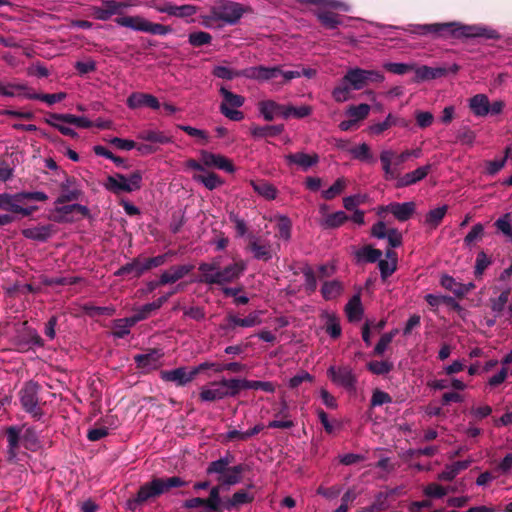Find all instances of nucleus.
<instances>
[{
	"mask_svg": "<svg viewBox=\"0 0 512 512\" xmlns=\"http://www.w3.org/2000/svg\"><path fill=\"white\" fill-rule=\"evenodd\" d=\"M118 25L135 31H144L147 20L141 16H119L114 20Z\"/></svg>",
	"mask_w": 512,
	"mask_h": 512,
	"instance_id": "35",
	"label": "nucleus"
},
{
	"mask_svg": "<svg viewBox=\"0 0 512 512\" xmlns=\"http://www.w3.org/2000/svg\"><path fill=\"white\" fill-rule=\"evenodd\" d=\"M193 268L194 266L191 264L172 266L160 275L159 281L155 284H152L151 288H154L158 285L173 284L189 274Z\"/></svg>",
	"mask_w": 512,
	"mask_h": 512,
	"instance_id": "17",
	"label": "nucleus"
},
{
	"mask_svg": "<svg viewBox=\"0 0 512 512\" xmlns=\"http://www.w3.org/2000/svg\"><path fill=\"white\" fill-rule=\"evenodd\" d=\"M141 182L142 173L140 171H135L129 176H124L122 174L109 176L105 183V187L114 193L133 192L140 189Z\"/></svg>",
	"mask_w": 512,
	"mask_h": 512,
	"instance_id": "10",
	"label": "nucleus"
},
{
	"mask_svg": "<svg viewBox=\"0 0 512 512\" xmlns=\"http://www.w3.org/2000/svg\"><path fill=\"white\" fill-rule=\"evenodd\" d=\"M241 389H254V390H263L268 393H273L276 389L274 383L269 381H255V380H246V379H237V392Z\"/></svg>",
	"mask_w": 512,
	"mask_h": 512,
	"instance_id": "30",
	"label": "nucleus"
},
{
	"mask_svg": "<svg viewBox=\"0 0 512 512\" xmlns=\"http://www.w3.org/2000/svg\"><path fill=\"white\" fill-rule=\"evenodd\" d=\"M383 76L372 70H364L360 68L351 69L346 74V81H349L350 86L354 90L362 89L369 83L382 81Z\"/></svg>",
	"mask_w": 512,
	"mask_h": 512,
	"instance_id": "13",
	"label": "nucleus"
},
{
	"mask_svg": "<svg viewBox=\"0 0 512 512\" xmlns=\"http://www.w3.org/2000/svg\"><path fill=\"white\" fill-rule=\"evenodd\" d=\"M284 119L296 118L302 119L309 116L312 113V108L309 105H301L294 107L292 105H285Z\"/></svg>",
	"mask_w": 512,
	"mask_h": 512,
	"instance_id": "44",
	"label": "nucleus"
},
{
	"mask_svg": "<svg viewBox=\"0 0 512 512\" xmlns=\"http://www.w3.org/2000/svg\"><path fill=\"white\" fill-rule=\"evenodd\" d=\"M250 250L254 258L258 260L268 261L273 257V248L269 242L253 239L250 242Z\"/></svg>",
	"mask_w": 512,
	"mask_h": 512,
	"instance_id": "27",
	"label": "nucleus"
},
{
	"mask_svg": "<svg viewBox=\"0 0 512 512\" xmlns=\"http://www.w3.org/2000/svg\"><path fill=\"white\" fill-rule=\"evenodd\" d=\"M510 296V289L507 288L504 291L501 292V294L492 300V310L493 312L499 314L504 311L505 306L508 302Z\"/></svg>",
	"mask_w": 512,
	"mask_h": 512,
	"instance_id": "64",
	"label": "nucleus"
},
{
	"mask_svg": "<svg viewBox=\"0 0 512 512\" xmlns=\"http://www.w3.org/2000/svg\"><path fill=\"white\" fill-rule=\"evenodd\" d=\"M345 312L350 321H359L362 317L363 309L359 295H354L345 307Z\"/></svg>",
	"mask_w": 512,
	"mask_h": 512,
	"instance_id": "39",
	"label": "nucleus"
},
{
	"mask_svg": "<svg viewBox=\"0 0 512 512\" xmlns=\"http://www.w3.org/2000/svg\"><path fill=\"white\" fill-rule=\"evenodd\" d=\"M393 157L394 151L389 149L383 150L380 153V162L382 164L385 179L397 180L396 187L398 188L407 187L421 181L431 170V165H424L400 177L399 169L393 167Z\"/></svg>",
	"mask_w": 512,
	"mask_h": 512,
	"instance_id": "3",
	"label": "nucleus"
},
{
	"mask_svg": "<svg viewBox=\"0 0 512 512\" xmlns=\"http://www.w3.org/2000/svg\"><path fill=\"white\" fill-rule=\"evenodd\" d=\"M415 208V203L412 201L404 203L392 202L388 207V209H390V213L401 222L410 219L415 212Z\"/></svg>",
	"mask_w": 512,
	"mask_h": 512,
	"instance_id": "25",
	"label": "nucleus"
},
{
	"mask_svg": "<svg viewBox=\"0 0 512 512\" xmlns=\"http://www.w3.org/2000/svg\"><path fill=\"white\" fill-rule=\"evenodd\" d=\"M347 181L345 178H338L328 189L322 191V197L325 200H331L340 195L346 188Z\"/></svg>",
	"mask_w": 512,
	"mask_h": 512,
	"instance_id": "47",
	"label": "nucleus"
},
{
	"mask_svg": "<svg viewBox=\"0 0 512 512\" xmlns=\"http://www.w3.org/2000/svg\"><path fill=\"white\" fill-rule=\"evenodd\" d=\"M246 10V7L240 3L222 0L211 9V19L233 25L240 20Z\"/></svg>",
	"mask_w": 512,
	"mask_h": 512,
	"instance_id": "9",
	"label": "nucleus"
},
{
	"mask_svg": "<svg viewBox=\"0 0 512 512\" xmlns=\"http://www.w3.org/2000/svg\"><path fill=\"white\" fill-rule=\"evenodd\" d=\"M161 378L164 381L173 382L177 386H185L191 382L195 376L192 369L188 371L185 367H179L173 370L162 371Z\"/></svg>",
	"mask_w": 512,
	"mask_h": 512,
	"instance_id": "19",
	"label": "nucleus"
},
{
	"mask_svg": "<svg viewBox=\"0 0 512 512\" xmlns=\"http://www.w3.org/2000/svg\"><path fill=\"white\" fill-rule=\"evenodd\" d=\"M352 87L349 84V81H346V76L343 81L335 87L333 90V97L337 102H345L350 98Z\"/></svg>",
	"mask_w": 512,
	"mask_h": 512,
	"instance_id": "53",
	"label": "nucleus"
},
{
	"mask_svg": "<svg viewBox=\"0 0 512 512\" xmlns=\"http://www.w3.org/2000/svg\"><path fill=\"white\" fill-rule=\"evenodd\" d=\"M423 34H432L439 37L453 38H481V39H500V34L485 25H464L457 22L435 23L421 27Z\"/></svg>",
	"mask_w": 512,
	"mask_h": 512,
	"instance_id": "2",
	"label": "nucleus"
},
{
	"mask_svg": "<svg viewBox=\"0 0 512 512\" xmlns=\"http://www.w3.org/2000/svg\"><path fill=\"white\" fill-rule=\"evenodd\" d=\"M369 112L370 106L368 104H360L358 106H350L347 109L346 114L357 123L358 121L365 119Z\"/></svg>",
	"mask_w": 512,
	"mask_h": 512,
	"instance_id": "54",
	"label": "nucleus"
},
{
	"mask_svg": "<svg viewBox=\"0 0 512 512\" xmlns=\"http://www.w3.org/2000/svg\"><path fill=\"white\" fill-rule=\"evenodd\" d=\"M285 159L288 164H295L304 171L316 165L319 161L317 154H306L304 152L286 155Z\"/></svg>",
	"mask_w": 512,
	"mask_h": 512,
	"instance_id": "22",
	"label": "nucleus"
},
{
	"mask_svg": "<svg viewBox=\"0 0 512 512\" xmlns=\"http://www.w3.org/2000/svg\"><path fill=\"white\" fill-rule=\"evenodd\" d=\"M55 118L57 119V117ZM58 118L63 119L67 124L75 125L78 128H90L93 126V122L84 116L64 114L63 116H58Z\"/></svg>",
	"mask_w": 512,
	"mask_h": 512,
	"instance_id": "55",
	"label": "nucleus"
},
{
	"mask_svg": "<svg viewBox=\"0 0 512 512\" xmlns=\"http://www.w3.org/2000/svg\"><path fill=\"white\" fill-rule=\"evenodd\" d=\"M349 152L355 159H358L361 161L372 160V154L370 151V147L366 143H362L354 148H351Z\"/></svg>",
	"mask_w": 512,
	"mask_h": 512,
	"instance_id": "60",
	"label": "nucleus"
},
{
	"mask_svg": "<svg viewBox=\"0 0 512 512\" xmlns=\"http://www.w3.org/2000/svg\"><path fill=\"white\" fill-rule=\"evenodd\" d=\"M348 220V216L343 211L327 214L321 221V226L324 228H336L341 226Z\"/></svg>",
	"mask_w": 512,
	"mask_h": 512,
	"instance_id": "43",
	"label": "nucleus"
},
{
	"mask_svg": "<svg viewBox=\"0 0 512 512\" xmlns=\"http://www.w3.org/2000/svg\"><path fill=\"white\" fill-rule=\"evenodd\" d=\"M468 106L476 117H485L490 113V102L485 94H476L471 97Z\"/></svg>",
	"mask_w": 512,
	"mask_h": 512,
	"instance_id": "24",
	"label": "nucleus"
},
{
	"mask_svg": "<svg viewBox=\"0 0 512 512\" xmlns=\"http://www.w3.org/2000/svg\"><path fill=\"white\" fill-rule=\"evenodd\" d=\"M220 94L223 98L220 105V112L230 120L240 121L244 118L243 112L238 110L244 104V97L234 94L225 87L220 88Z\"/></svg>",
	"mask_w": 512,
	"mask_h": 512,
	"instance_id": "11",
	"label": "nucleus"
},
{
	"mask_svg": "<svg viewBox=\"0 0 512 512\" xmlns=\"http://www.w3.org/2000/svg\"><path fill=\"white\" fill-rule=\"evenodd\" d=\"M39 385L30 381L20 391V401L24 410L33 417L41 416V409L38 405Z\"/></svg>",
	"mask_w": 512,
	"mask_h": 512,
	"instance_id": "12",
	"label": "nucleus"
},
{
	"mask_svg": "<svg viewBox=\"0 0 512 512\" xmlns=\"http://www.w3.org/2000/svg\"><path fill=\"white\" fill-rule=\"evenodd\" d=\"M321 319L324 321L325 330L332 338H338L341 335V326L338 316L334 312L322 311Z\"/></svg>",
	"mask_w": 512,
	"mask_h": 512,
	"instance_id": "28",
	"label": "nucleus"
},
{
	"mask_svg": "<svg viewBox=\"0 0 512 512\" xmlns=\"http://www.w3.org/2000/svg\"><path fill=\"white\" fill-rule=\"evenodd\" d=\"M212 36L208 32L197 31L189 34V43L194 47H201L209 44Z\"/></svg>",
	"mask_w": 512,
	"mask_h": 512,
	"instance_id": "59",
	"label": "nucleus"
},
{
	"mask_svg": "<svg viewBox=\"0 0 512 512\" xmlns=\"http://www.w3.org/2000/svg\"><path fill=\"white\" fill-rule=\"evenodd\" d=\"M205 507L208 512H215L220 506V488L218 486L213 487L210 490L209 498L204 499Z\"/></svg>",
	"mask_w": 512,
	"mask_h": 512,
	"instance_id": "58",
	"label": "nucleus"
},
{
	"mask_svg": "<svg viewBox=\"0 0 512 512\" xmlns=\"http://www.w3.org/2000/svg\"><path fill=\"white\" fill-rule=\"evenodd\" d=\"M163 357L161 350H151L146 354H138L134 357L137 367L144 372L155 370L160 366V360Z\"/></svg>",
	"mask_w": 512,
	"mask_h": 512,
	"instance_id": "18",
	"label": "nucleus"
},
{
	"mask_svg": "<svg viewBox=\"0 0 512 512\" xmlns=\"http://www.w3.org/2000/svg\"><path fill=\"white\" fill-rule=\"evenodd\" d=\"M484 235V226L481 223L475 224L470 232L464 238V244L466 246H472L475 242L482 239Z\"/></svg>",
	"mask_w": 512,
	"mask_h": 512,
	"instance_id": "57",
	"label": "nucleus"
},
{
	"mask_svg": "<svg viewBox=\"0 0 512 512\" xmlns=\"http://www.w3.org/2000/svg\"><path fill=\"white\" fill-rule=\"evenodd\" d=\"M447 205H443L440 207H437L435 209H432L428 212L426 215V224L430 225L431 227H436L439 225V223L444 218L446 212H447Z\"/></svg>",
	"mask_w": 512,
	"mask_h": 512,
	"instance_id": "52",
	"label": "nucleus"
},
{
	"mask_svg": "<svg viewBox=\"0 0 512 512\" xmlns=\"http://www.w3.org/2000/svg\"><path fill=\"white\" fill-rule=\"evenodd\" d=\"M449 489L437 483H430L423 488V493L429 498H442L447 495Z\"/></svg>",
	"mask_w": 512,
	"mask_h": 512,
	"instance_id": "56",
	"label": "nucleus"
},
{
	"mask_svg": "<svg viewBox=\"0 0 512 512\" xmlns=\"http://www.w3.org/2000/svg\"><path fill=\"white\" fill-rule=\"evenodd\" d=\"M252 501V497L244 490L237 491L227 503L226 507L231 509Z\"/></svg>",
	"mask_w": 512,
	"mask_h": 512,
	"instance_id": "61",
	"label": "nucleus"
},
{
	"mask_svg": "<svg viewBox=\"0 0 512 512\" xmlns=\"http://www.w3.org/2000/svg\"><path fill=\"white\" fill-rule=\"evenodd\" d=\"M55 232L51 224L27 227L22 230V235L30 240L44 242L48 240Z\"/></svg>",
	"mask_w": 512,
	"mask_h": 512,
	"instance_id": "21",
	"label": "nucleus"
},
{
	"mask_svg": "<svg viewBox=\"0 0 512 512\" xmlns=\"http://www.w3.org/2000/svg\"><path fill=\"white\" fill-rule=\"evenodd\" d=\"M304 2L317 6L314 14L320 25L329 30L337 29L343 23V17L335 13L336 10L350 11L349 4L340 0H304Z\"/></svg>",
	"mask_w": 512,
	"mask_h": 512,
	"instance_id": "4",
	"label": "nucleus"
},
{
	"mask_svg": "<svg viewBox=\"0 0 512 512\" xmlns=\"http://www.w3.org/2000/svg\"><path fill=\"white\" fill-rule=\"evenodd\" d=\"M32 91L33 90L25 83H3L0 81V94L6 97H20L25 99V94Z\"/></svg>",
	"mask_w": 512,
	"mask_h": 512,
	"instance_id": "26",
	"label": "nucleus"
},
{
	"mask_svg": "<svg viewBox=\"0 0 512 512\" xmlns=\"http://www.w3.org/2000/svg\"><path fill=\"white\" fill-rule=\"evenodd\" d=\"M237 379H222L201 388L199 397L203 402H212L237 395Z\"/></svg>",
	"mask_w": 512,
	"mask_h": 512,
	"instance_id": "6",
	"label": "nucleus"
},
{
	"mask_svg": "<svg viewBox=\"0 0 512 512\" xmlns=\"http://www.w3.org/2000/svg\"><path fill=\"white\" fill-rule=\"evenodd\" d=\"M177 128L186 132L189 136L195 138L201 145H206L209 142V135L205 130L198 129L189 125H177Z\"/></svg>",
	"mask_w": 512,
	"mask_h": 512,
	"instance_id": "48",
	"label": "nucleus"
},
{
	"mask_svg": "<svg viewBox=\"0 0 512 512\" xmlns=\"http://www.w3.org/2000/svg\"><path fill=\"white\" fill-rule=\"evenodd\" d=\"M242 74L248 78L261 81L274 80L277 84L286 83L300 76L299 72H282L277 66H251L245 69Z\"/></svg>",
	"mask_w": 512,
	"mask_h": 512,
	"instance_id": "7",
	"label": "nucleus"
},
{
	"mask_svg": "<svg viewBox=\"0 0 512 512\" xmlns=\"http://www.w3.org/2000/svg\"><path fill=\"white\" fill-rule=\"evenodd\" d=\"M250 184L253 190L261 197L267 200H274L277 196V189L271 183L264 180H251Z\"/></svg>",
	"mask_w": 512,
	"mask_h": 512,
	"instance_id": "33",
	"label": "nucleus"
},
{
	"mask_svg": "<svg viewBox=\"0 0 512 512\" xmlns=\"http://www.w3.org/2000/svg\"><path fill=\"white\" fill-rule=\"evenodd\" d=\"M232 462V458L227 455L209 464L207 468L208 474H218L222 476L229 469V465Z\"/></svg>",
	"mask_w": 512,
	"mask_h": 512,
	"instance_id": "46",
	"label": "nucleus"
},
{
	"mask_svg": "<svg viewBox=\"0 0 512 512\" xmlns=\"http://www.w3.org/2000/svg\"><path fill=\"white\" fill-rule=\"evenodd\" d=\"M222 257L217 256L210 262H202L199 264L200 272L199 282L207 285H217L222 288L225 296L237 297L241 288L228 287L238 281L247 269V263L242 259H234L233 262L221 266Z\"/></svg>",
	"mask_w": 512,
	"mask_h": 512,
	"instance_id": "1",
	"label": "nucleus"
},
{
	"mask_svg": "<svg viewBox=\"0 0 512 512\" xmlns=\"http://www.w3.org/2000/svg\"><path fill=\"white\" fill-rule=\"evenodd\" d=\"M144 320L143 315H137L135 313L133 316L128 318H123L118 320V326L123 325L125 327V330H117L114 332L115 336L118 338H123L124 336L128 335L130 332V328L134 326L137 322Z\"/></svg>",
	"mask_w": 512,
	"mask_h": 512,
	"instance_id": "49",
	"label": "nucleus"
},
{
	"mask_svg": "<svg viewBox=\"0 0 512 512\" xmlns=\"http://www.w3.org/2000/svg\"><path fill=\"white\" fill-rule=\"evenodd\" d=\"M342 292V285L338 281L325 282L321 288V293L326 300L337 298Z\"/></svg>",
	"mask_w": 512,
	"mask_h": 512,
	"instance_id": "50",
	"label": "nucleus"
},
{
	"mask_svg": "<svg viewBox=\"0 0 512 512\" xmlns=\"http://www.w3.org/2000/svg\"><path fill=\"white\" fill-rule=\"evenodd\" d=\"M244 470L242 464L230 467L225 474L218 477V481L227 486L236 485L241 482Z\"/></svg>",
	"mask_w": 512,
	"mask_h": 512,
	"instance_id": "34",
	"label": "nucleus"
},
{
	"mask_svg": "<svg viewBox=\"0 0 512 512\" xmlns=\"http://www.w3.org/2000/svg\"><path fill=\"white\" fill-rule=\"evenodd\" d=\"M259 112L266 121H271L275 117L284 118L285 105L279 104L273 100H264L258 104Z\"/></svg>",
	"mask_w": 512,
	"mask_h": 512,
	"instance_id": "23",
	"label": "nucleus"
},
{
	"mask_svg": "<svg viewBox=\"0 0 512 512\" xmlns=\"http://www.w3.org/2000/svg\"><path fill=\"white\" fill-rule=\"evenodd\" d=\"M64 114H58V113H50L46 118L45 122L50 125L51 127L57 129L60 133H62L65 136H69L72 138H75L78 136L76 131L72 129L71 127L67 126L66 122L63 119L54 118L58 116H63Z\"/></svg>",
	"mask_w": 512,
	"mask_h": 512,
	"instance_id": "32",
	"label": "nucleus"
},
{
	"mask_svg": "<svg viewBox=\"0 0 512 512\" xmlns=\"http://www.w3.org/2000/svg\"><path fill=\"white\" fill-rule=\"evenodd\" d=\"M327 374L335 384L342 386L348 390L355 389L356 377L350 368H348V367H338L337 368L335 366H331L327 370Z\"/></svg>",
	"mask_w": 512,
	"mask_h": 512,
	"instance_id": "14",
	"label": "nucleus"
},
{
	"mask_svg": "<svg viewBox=\"0 0 512 512\" xmlns=\"http://www.w3.org/2000/svg\"><path fill=\"white\" fill-rule=\"evenodd\" d=\"M129 6L128 3L118 2L115 0H105L100 7H93V15L101 21L109 20L113 15H120L124 8Z\"/></svg>",
	"mask_w": 512,
	"mask_h": 512,
	"instance_id": "15",
	"label": "nucleus"
},
{
	"mask_svg": "<svg viewBox=\"0 0 512 512\" xmlns=\"http://www.w3.org/2000/svg\"><path fill=\"white\" fill-rule=\"evenodd\" d=\"M389 71L394 74H406L410 71H414L415 80L416 81H426L431 79H436L444 76L448 72L456 73L458 66H451L450 71H448L445 67L438 66L436 68H432L430 66H386Z\"/></svg>",
	"mask_w": 512,
	"mask_h": 512,
	"instance_id": "8",
	"label": "nucleus"
},
{
	"mask_svg": "<svg viewBox=\"0 0 512 512\" xmlns=\"http://www.w3.org/2000/svg\"><path fill=\"white\" fill-rule=\"evenodd\" d=\"M382 256V252L379 249H375L371 246H364L357 250L356 258L360 262H376Z\"/></svg>",
	"mask_w": 512,
	"mask_h": 512,
	"instance_id": "41",
	"label": "nucleus"
},
{
	"mask_svg": "<svg viewBox=\"0 0 512 512\" xmlns=\"http://www.w3.org/2000/svg\"><path fill=\"white\" fill-rule=\"evenodd\" d=\"M386 257L387 259H379L378 263L381 276L384 279L390 276L396 270L397 263V258L394 251L388 250L386 252Z\"/></svg>",
	"mask_w": 512,
	"mask_h": 512,
	"instance_id": "37",
	"label": "nucleus"
},
{
	"mask_svg": "<svg viewBox=\"0 0 512 512\" xmlns=\"http://www.w3.org/2000/svg\"><path fill=\"white\" fill-rule=\"evenodd\" d=\"M367 368L373 374L384 375L391 371L392 364L387 361H371L368 363Z\"/></svg>",
	"mask_w": 512,
	"mask_h": 512,
	"instance_id": "63",
	"label": "nucleus"
},
{
	"mask_svg": "<svg viewBox=\"0 0 512 512\" xmlns=\"http://www.w3.org/2000/svg\"><path fill=\"white\" fill-rule=\"evenodd\" d=\"M137 138L143 141L168 144L172 142V138L167 136L164 132L156 129H146L138 133Z\"/></svg>",
	"mask_w": 512,
	"mask_h": 512,
	"instance_id": "31",
	"label": "nucleus"
},
{
	"mask_svg": "<svg viewBox=\"0 0 512 512\" xmlns=\"http://www.w3.org/2000/svg\"><path fill=\"white\" fill-rule=\"evenodd\" d=\"M185 482L177 476L170 478H155L149 483L142 485L134 499L127 502L129 508L134 509L136 505L142 504L162 493L169 490L170 488L183 486Z\"/></svg>",
	"mask_w": 512,
	"mask_h": 512,
	"instance_id": "5",
	"label": "nucleus"
},
{
	"mask_svg": "<svg viewBox=\"0 0 512 512\" xmlns=\"http://www.w3.org/2000/svg\"><path fill=\"white\" fill-rule=\"evenodd\" d=\"M200 161L206 167H215L228 173H233L235 171L232 162L220 154H214L206 150H201Z\"/></svg>",
	"mask_w": 512,
	"mask_h": 512,
	"instance_id": "16",
	"label": "nucleus"
},
{
	"mask_svg": "<svg viewBox=\"0 0 512 512\" xmlns=\"http://www.w3.org/2000/svg\"><path fill=\"white\" fill-rule=\"evenodd\" d=\"M144 268L143 263L141 260H134L131 263H128L121 268H119L115 275L117 276H123V275H131L132 277H139L141 274H143Z\"/></svg>",
	"mask_w": 512,
	"mask_h": 512,
	"instance_id": "42",
	"label": "nucleus"
},
{
	"mask_svg": "<svg viewBox=\"0 0 512 512\" xmlns=\"http://www.w3.org/2000/svg\"><path fill=\"white\" fill-rule=\"evenodd\" d=\"M397 123H398V117H396L392 114H388V116L386 117V119L384 121L372 124L369 127V131L372 134L379 135L382 132H384L385 130L389 129L390 127L397 125Z\"/></svg>",
	"mask_w": 512,
	"mask_h": 512,
	"instance_id": "51",
	"label": "nucleus"
},
{
	"mask_svg": "<svg viewBox=\"0 0 512 512\" xmlns=\"http://www.w3.org/2000/svg\"><path fill=\"white\" fill-rule=\"evenodd\" d=\"M127 105L131 109H137L141 107H150L152 109H159L160 103L158 99L145 93H133L127 99Z\"/></svg>",
	"mask_w": 512,
	"mask_h": 512,
	"instance_id": "20",
	"label": "nucleus"
},
{
	"mask_svg": "<svg viewBox=\"0 0 512 512\" xmlns=\"http://www.w3.org/2000/svg\"><path fill=\"white\" fill-rule=\"evenodd\" d=\"M441 285L455 293L456 295H463L464 293L468 292L471 287H473L472 284H469V286L465 287L455 281V279L449 275H444L441 278Z\"/></svg>",
	"mask_w": 512,
	"mask_h": 512,
	"instance_id": "45",
	"label": "nucleus"
},
{
	"mask_svg": "<svg viewBox=\"0 0 512 512\" xmlns=\"http://www.w3.org/2000/svg\"><path fill=\"white\" fill-rule=\"evenodd\" d=\"M66 93L59 92L54 94H41L37 92H27L25 94V99L29 100H40L42 102H45L48 105H54L57 102H60L66 98Z\"/></svg>",
	"mask_w": 512,
	"mask_h": 512,
	"instance_id": "38",
	"label": "nucleus"
},
{
	"mask_svg": "<svg viewBox=\"0 0 512 512\" xmlns=\"http://www.w3.org/2000/svg\"><path fill=\"white\" fill-rule=\"evenodd\" d=\"M20 204H23L20 192L15 194L0 193L1 210L11 213H18Z\"/></svg>",
	"mask_w": 512,
	"mask_h": 512,
	"instance_id": "29",
	"label": "nucleus"
},
{
	"mask_svg": "<svg viewBox=\"0 0 512 512\" xmlns=\"http://www.w3.org/2000/svg\"><path fill=\"white\" fill-rule=\"evenodd\" d=\"M192 178L194 181L203 184L208 190H214L223 184V181L220 179V177L217 174L211 172H206L204 174H194Z\"/></svg>",
	"mask_w": 512,
	"mask_h": 512,
	"instance_id": "40",
	"label": "nucleus"
},
{
	"mask_svg": "<svg viewBox=\"0 0 512 512\" xmlns=\"http://www.w3.org/2000/svg\"><path fill=\"white\" fill-rule=\"evenodd\" d=\"M284 129L283 125H266V126H258L253 125L250 128V132L252 136L256 138H264V137H274L282 133Z\"/></svg>",
	"mask_w": 512,
	"mask_h": 512,
	"instance_id": "36",
	"label": "nucleus"
},
{
	"mask_svg": "<svg viewBox=\"0 0 512 512\" xmlns=\"http://www.w3.org/2000/svg\"><path fill=\"white\" fill-rule=\"evenodd\" d=\"M491 264V259L487 256L484 251H480L477 254L476 262H475V275L477 277H481L484 271Z\"/></svg>",
	"mask_w": 512,
	"mask_h": 512,
	"instance_id": "62",
	"label": "nucleus"
}]
</instances>
